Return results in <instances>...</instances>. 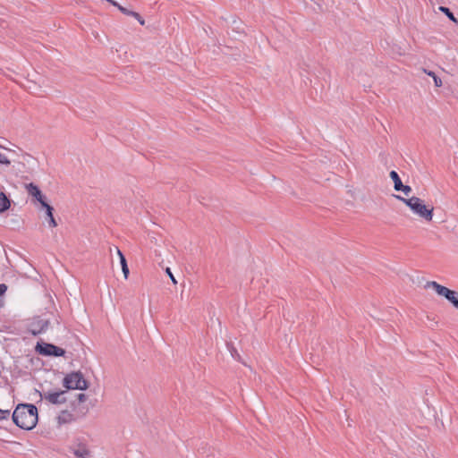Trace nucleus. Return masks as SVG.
<instances>
[{
  "label": "nucleus",
  "instance_id": "obj_26",
  "mask_svg": "<svg viewBox=\"0 0 458 458\" xmlns=\"http://www.w3.org/2000/svg\"><path fill=\"white\" fill-rule=\"evenodd\" d=\"M7 291V285L5 284H0V300H3L2 297Z\"/></svg>",
  "mask_w": 458,
  "mask_h": 458
},
{
  "label": "nucleus",
  "instance_id": "obj_20",
  "mask_svg": "<svg viewBox=\"0 0 458 458\" xmlns=\"http://www.w3.org/2000/svg\"><path fill=\"white\" fill-rule=\"evenodd\" d=\"M439 11L442 12L443 13H445L452 21H454L455 23L458 22L457 19L454 17L453 13L447 7L440 6Z\"/></svg>",
  "mask_w": 458,
  "mask_h": 458
},
{
  "label": "nucleus",
  "instance_id": "obj_5",
  "mask_svg": "<svg viewBox=\"0 0 458 458\" xmlns=\"http://www.w3.org/2000/svg\"><path fill=\"white\" fill-rule=\"evenodd\" d=\"M35 351L37 353L47 357H63L66 352L64 349L43 341L37 343Z\"/></svg>",
  "mask_w": 458,
  "mask_h": 458
},
{
  "label": "nucleus",
  "instance_id": "obj_21",
  "mask_svg": "<svg viewBox=\"0 0 458 458\" xmlns=\"http://www.w3.org/2000/svg\"><path fill=\"white\" fill-rule=\"evenodd\" d=\"M11 414L10 409L0 408V420H8Z\"/></svg>",
  "mask_w": 458,
  "mask_h": 458
},
{
  "label": "nucleus",
  "instance_id": "obj_13",
  "mask_svg": "<svg viewBox=\"0 0 458 458\" xmlns=\"http://www.w3.org/2000/svg\"><path fill=\"white\" fill-rule=\"evenodd\" d=\"M88 400V395L86 394H83V393H80L76 395V399L73 400L72 403H71V405L72 407L73 410H76L77 409V405L78 406H81L82 403H84L86 401Z\"/></svg>",
  "mask_w": 458,
  "mask_h": 458
},
{
  "label": "nucleus",
  "instance_id": "obj_4",
  "mask_svg": "<svg viewBox=\"0 0 458 458\" xmlns=\"http://www.w3.org/2000/svg\"><path fill=\"white\" fill-rule=\"evenodd\" d=\"M427 285L432 287L438 295L445 297L455 309L458 310V292L451 290L436 281L428 282Z\"/></svg>",
  "mask_w": 458,
  "mask_h": 458
},
{
  "label": "nucleus",
  "instance_id": "obj_25",
  "mask_svg": "<svg viewBox=\"0 0 458 458\" xmlns=\"http://www.w3.org/2000/svg\"><path fill=\"white\" fill-rule=\"evenodd\" d=\"M165 273L170 277V279L172 280L173 284H176L177 281H176L175 277L174 276V275H173V273H172V271H171V269L169 267L165 268Z\"/></svg>",
  "mask_w": 458,
  "mask_h": 458
},
{
  "label": "nucleus",
  "instance_id": "obj_18",
  "mask_svg": "<svg viewBox=\"0 0 458 458\" xmlns=\"http://www.w3.org/2000/svg\"><path fill=\"white\" fill-rule=\"evenodd\" d=\"M107 2H109L112 5L117 7V9L122 12L123 14L125 15H129V16H131L132 13H133V11H130L128 10L127 8L122 6L119 3H117L116 1L114 0H106Z\"/></svg>",
  "mask_w": 458,
  "mask_h": 458
},
{
  "label": "nucleus",
  "instance_id": "obj_15",
  "mask_svg": "<svg viewBox=\"0 0 458 458\" xmlns=\"http://www.w3.org/2000/svg\"><path fill=\"white\" fill-rule=\"evenodd\" d=\"M423 72L428 74V76H431L434 80L435 87L440 88L443 85L442 80L432 71L427 70L425 68H422Z\"/></svg>",
  "mask_w": 458,
  "mask_h": 458
},
{
  "label": "nucleus",
  "instance_id": "obj_11",
  "mask_svg": "<svg viewBox=\"0 0 458 458\" xmlns=\"http://www.w3.org/2000/svg\"><path fill=\"white\" fill-rule=\"evenodd\" d=\"M12 200L4 192L0 191V214L7 211L11 207Z\"/></svg>",
  "mask_w": 458,
  "mask_h": 458
},
{
  "label": "nucleus",
  "instance_id": "obj_16",
  "mask_svg": "<svg viewBox=\"0 0 458 458\" xmlns=\"http://www.w3.org/2000/svg\"><path fill=\"white\" fill-rule=\"evenodd\" d=\"M226 347L228 349V351L230 352L232 357L234 359V360H241V355L239 354L237 349L235 348V346L233 345V344L229 341V342H226Z\"/></svg>",
  "mask_w": 458,
  "mask_h": 458
},
{
  "label": "nucleus",
  "instance_id": "obj_12",
  "mask_svg": "<svg viewBox=\"0 0 458 458\" xmlns=\"http://www.w3.org/2000/svg\"><path fill=\"white\" fill-rule=\"evenodd\" d=\"M116 250H117V254H118L119 259H120V263H121L123 273L124 275V277L127 278L129 274H130V270H129V267H128L126 258L123 255V253L118 248H116Z\"/></svg>",
  "mask_w": 458,
  "mask_h": 458
},
{
  "label": "nucleus",
  "instance_id": "obj_9",
  "mask_svg": "<svg viewBox=\"0 0 458 458\" xmlns=\"http://www.w3.org/2000/svg\"><path fill=\"white\" fill-rule=\"evenodd\" d=\"M28 192L30 196H32L40 205L47 202L46 196L42 193L39 187L33 182H30L27 185Z\"/></svg>",
  "mask_w": 458,
  "mask_h": 458
},
{
  "label": "nucleus",
  "instance_id": "obj_10",
  "mask_svg": "<svg viewBox=\"0 0 458 458\" xmlns=\"http://www.w3.org/2000/svg\"><path fill=\"white\" fill-rule=\"evenodd\" d=\"M59 425L71 423L77 420V417L68 410H63L56 418Z\"/></svg>",
  "mask_w": 458,
  "mask_h": 458
},
{
  "label": "nucleus",
  "instance_id": "obj_27",
  "mask_svg": "<svg viewBox=\"0 0 458 458\" xmlns=\"http://www.w3.org/2000/svg\"><path fill=\"white\" fill-rule=\"evenodd\" d=\"M47 222H48V225H49L50 227H56L57 226V223L55 221V216H51V219H48Z\"/></svg>",
  "mask_w": 458,
  "mask_h": 458
},
{
  "label": "nucleus",
  "instance_id": "obj_14",
  "mask_svg": "<svg viewBox=\"0 0 458 458\" xmlns=\"http://www.w3.org/2000/svg\"><path fill=\"white\" fill-rule=\"evenodd\" d=\"M389 176L394 182V189L395 191H397L398 188L403 187V182L396 171L392 170L389 174Z\"/></svg>",
  "mask_w": 458,
  "mask_h": 458
},
{
  "label": "nucleus",
  "instance_id": "obj_24",
  "mask_svg": "<svg viewBox=\"0 0 458 458\" xmlns=\"http://www.w3.org/2000/svg\"><path fill=\"white\" fill-rule=\"evenodd\" d=\"M11 161L3 154L0 153V165H9Z\"/></svg>",
  "mask_w": 458,
  "mask_h": 458
},
{
  "label": "nucleus",
  "instance_id": "obj_22",
  "mask_svg": "<svg viewBox=\"0 0 458 458\" xmlns=\"http://www.w3.org/2000/svg\"><path fill=\"white\" fill-rule=\"evenodd\" d=\"M396 191H402L404 193V195L409 196L410 193L411 192V186L404 185L403 183V187L398 188Z\"/></svg>",
  "mask_w": 458,
  "mask_h": 458
},
{
  "label": "nucleus",
  "instance_id": "obj_29",
  "mask_svg": "<svg viewBox=\"0 0 458 458\" xmlns=\"http://www.w3.org/2000/svg\"><path fill=\"white\" fill-rule=\"evenodd\" d=\"M0 148H2V146H0Z\"/></svg>",
  "mask_w": 458,
  "mask_h": 458
},
{
  "label": "nucleus",
  "instance_id": "obj_8",
  "mask_svg": "<svg viewBox=\"0 0 458 458\" xmlns=\"http://www.w3.org/2000/svg\"><path fill=\"white\" fill-rule=\"evenodd\" d=\"M70 449L77 458H89L91 454L87 444L80 439H77Z\"/></svg>",
  "mask_w": 458,
  "mask_h": 458
},
{
  "label": "nucleus",
  "instance_id": "obj_6",
  "mask_svg": "<svg viewBox=\"0 0 458 458\" xmlns=\"http://www.w3.org/2000/svg\"><path fill=\"white\" fill-rule=\"evenodd\" d=\"M38 394L40 400L45 399L51 404L59 405L66 403V398L64 397V394L67 392L65 389H56L55 391H43L39 392L36 390Z\"/></svg>",
  "mask_w": 458,
  "mask_h": 458
},
{
  "label": "nucleus",
  "instance_id": "obj_23",
  "mask_svg": "<svg viewBox=\"0 0 458 458\" xmlns=\"http://www.w3.org/2000/svg\"><path fill=\"white\" fill-rule=\"evenodd\" d=\"M131 17L135 18L140 25H144L145 24V21L144 19L140 15V13H136V12H133Z\"/></svg>",
  "mask_w": 458,
  "mask_h": 458
},
{
  "label": "nucleus",
  "instance_id": "obj_3",
  "mask_svg": "<svg viewBox=\"0 0 458 458\" xmlns=\"http://www.w3.org/2000/svg\"><path fill=\"white\" fill-rule=\"evenodd\" d=\"M63 386L68 390H87L90 383L84 377L81 371H72L63 378Z\"/></svg>",
  "mask_w": 458,
  "mask_h": 458
},
{
  "label": "nucleus",
  "instance_id": "obj_19",
  "mask_svg": "<svg viewBox=\"0 0 458 458\" xmlns=\"http://www.w3.org/2000/svg\"><path fill=\"white\" fill-rule=\"evenodd\" d=\"M41 208L45 209L46 211V219L48 220V219H51V216H54V208L48 204L47 202L46 203H43V205H41Z\"/></svg>",
  "mask_w": 458,
  "mask_h": 458
},
{
  "label": "nucleus",
  "instance_id": "obj_7",
  "mask_svg": "<svg viewBox=\"0 0 458 458\" xmlns=\"http://www.w3.org/2000/svg\"><path fill=\"white\" fill-rule=\"evenodd\" d=\"M49 326L48 319H43L41 317H34L27 325V330L32 335L36 336L47 330Z\"/></svg>",
  "mask_w": 458,
  "mask_h": 458
},
{
  "label": "nucleus",
  "instance_id": "obj_2",
  "mask_svg": "<svg viewBox=\"0 0 458 458\" xmlns=\"http://www.w3.org/2000/svg\"><path fill=\"white\" fill-rule=\"evenodd\" d=\"M396 199L403 202L411 210L427 222L432 221L434 215V207L426 205L425 201L418 197L412 196L405 199L399 195H394Z\"/></svg>",
  "mask_w": 458,
  "mask_h": 458
},
{
  "label": "nucleus",
  "instance_id": "obj_28",
  "mask_svg": "<svg viewBox=\"0 0 458 458\" xmlns=\"http://www.w3.org/2000/svg\"><path fill=\"white\" fill-rule=\"evenodd\" d=\"M3 305H4V301L0 300V307H2Z\"/></svg>",
  "mask_w": 458,
  "mask_h": 458
},
{
  "label": "nucleus",
  "instance_id": "obj_1",
  "mask_svg": "<svg viewBox=\"0 0 458 458\" xmlns=\"http://www.w3.org/2000/svg\"><path fill=\"white\" fill-rule=\"evenodd\" d=\"M12 420L21 429H33L38 421V408L32 403H19L12 414Z\"/></svg>",
  "mask_w": 458,
  "mask_h": 458
},
{
  "label": "nucleus",
  "instance_id": "obj_17",
  "mask_svg": "<svg viewBox=\"0 0 458 458\" xmlns=\"http://www.w3.org/2000/svg\"><path fill=\"white\" fill-rule=\"evenodd\" d=\"M75 411L74 415L77 417V420L80 418H83L89 412V407L84 405L83 403L81 406L77 405V409L73 410Z\"/></svg>",
  "mask_w": 458,
  "mask_h": 458
}]
</instances>
